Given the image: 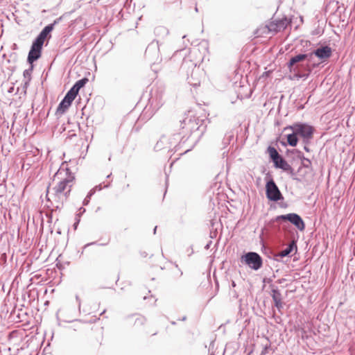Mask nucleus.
Wrapping results in <instances>:
<instances>
[{
    "instance_id": "nucleus-1",
    "label": "nucleus",
    "mask_w": 355,
    "mask_h": 355,
    "mask_svg": "<svg viewBox=\"0 0 355 355\" xmlns=\"http://www.w3.org/2000/svg\"><path fill=\"white\" fill-rule=\"evenodd\" d=\"M76 184V177L71 170L64 167V164L54 175L52 187L46 193L48 201L57 209L62 208L71 194Z\"/></svg>"
},
{
    "instance_id": "nucleus-2",
    "label": "nucleus",
    "mask_w": 355,
    "mask_h": 355,
    "mask_svg": "<svg viewBox=\"0 0 355 355\" xmlns=\"http://www.w3.org/2000/svg\"><path fill=\"white\" fill-rule=\"evenodd\" d=\"M88 82V79L84 78L81 80H78L75 85L70 89L67 93L63 100L59 104L57 108V112L59 114H63L66 110L71 106L72 102L77 96L79 90L83 87L85 84Z\"/></svg>"
},
{
    "instance_id": "nucleus-3",
    "label": "nucleus",
    "mask_w": 355,
    "mask_h": 355,
    "mask_svg": "<svg viewBox=\"0 0 355 355\" xmlns=\"http://www.w3.org/2000/svg\"><path fill=\"white\" fill-rule=\"evenodd\" d=\"M285 130H291L296 132L297 135L304 139H311L313 137L314 128L306 123H295L292 125L286 127Z\"/></svg>"
},
{
    "instance_id": "nucleus-4",
    "label": "nucleus",
    "mask_w": 355,
    "mask_h": 355,
    "mask_svg": "<svg viewBox=\"0 0 355 355\" xmlns=\"http://www.w3.org/2000/svg\"><path fill=\"white\" fill-rule=\"evenodd\" d=\"M266 196L270 200L278 201L283 198L280 191L273 180H270L266 183Z\"/></svg>"
},
{
    "instance_id": "nucleus-5",
    "label": "nucleus",
    "mask_w": 355,
    "mask_h": 355,
    "mask_svg": "<svg viewBox=\"0 0 355 355\" xmlns=\"http://www.w3.org/2000/svg\"><path fill=\"white\" fill-rule=\"evenodd\" d=\"M242 259L245 263L254 270L259 269L262 266L261 257L256 252H248Z\"/></svg>"
},
{
    "instance_id": "nucleus-6",
    "label": "nucleus",
    "mask_w": 355,
    "mask_h": 355,
    "mask_svg": "<svg viewBox=\"0 0 355 355\" xmlns=\"http://www.w3.org/2000/svg\"><path fill=\"white\" fill-rule=\"evenodd\" d=\"M278 219L288 220L300 230H304L305 225L301 217L296 214H288L278 216Z\"/></svg>"
},
{
    "instance_id": "nucleus-7",
    "label": "nucleus",
    "mask_w": 355,
    "mask_h": 355,
    "mask_svg": "<svg viewBox=\"0 0 355 355\" xmlns=\"http://www.w3.org/2000/svg\"><path fill=\"white\" fill-rule=\"evenodd\" d=\"M42 46L43 44L37 41L33 43L28 55V61L29 63L32 64L41 56Z\"/></svg>"
},
{
    "instance_id": "nucleus-8",
    "label": "nucleus",
    "mask_w": 355,
    "mask_h": 355,
    "mask_svg": "<svg viewBox=\"0 0 355 355\" xmlns=\"http://www.w3.org/2000/svg\"><path fill=\"white\" fill-rule=\"evenodd\" d=\"M289 24L290 21L286 18H283L270 22L268 25V28L270 32L277 33L284 30Z\"/></svg>"
},
{
    "instance_id": "nucleus-9",
    "label": "nucleus",
    "mask_w": 355,
    "mask_h": 355,
    "mask_svg": "<svg viewBox=\"0 0 355 355\" xmlns=\"http://www.w3.org/2000/svg\"><path fill=\"white\" fill-rule=\"evenodd\" d=\"M313 54L317 56L322 61H325L331 55V49L327 46H323L314 51Z\"/></svg>"
},
{
    "instance_id": "nucleus-10",
    "label": "nucleus",
    "mask_w": 355,
    "mask_h": 355,
    "mask_svg": "<svg viewBox=\"0 0 355 355\" xmlns=\"http://www.w3.org/2000/svg\"><path fill=\"white\" fill-rule=\"evenodd\" d=\"M306 58H307L306 54H299L297 55H295V56L291 58L289 62L288 63V67L290 71H295L298 68V66L297 65L295 66V64H297L299 62L304 61Z\"/></svg>"
},
{
    "instance_id": "nucleus-11",
    "label": "nucleus",
    "mask_w": 355,
    "mask_h": 355,
    "mask_svg": "<svg viewBox=\"0 0 355 355\" xmlns=\"http://www.w3.org/2000/svg\"><path fill=\"white\" fill-rule=\"evenodd\" d=\"M53 29V24H49L46 26L37 36L35 41L44 44L46 38L47 37L48 35L52 31Z\"/></svg>"
},
{
    "instance_id": "nucleus-12",
    "label": "nucleus",
    "mask_w": 355,
    "mask_h": 355,
    "mask_svg": "<svg viewBox=\"0 0 355 355\" xmlns=\"http://www.w3.org/2000/svg\"><path fill=\"white\" fill-rule=\"evenodd\" d=\"M272 297L275 302V306L279 310L282 308V295L280 292L276 289L272 290Z\"/></svg>"
},
{
    "instance_id": "nucleus-13",
    "label": "nucleus",
    "mask_w": 355,
    "mask_h": 355,
    "mask_svg": "<svg viewBox=\"0 0 355 355\" xmlns=\"http://www.w3.org/2000/svg\"><path fill=\"white\" fill-rule=\"evenodd\" d=\"M275 166L277 168H282L284 171H287L290 168L289 164L287 162L280 156L278 159H275L274 162Z\"/></svg>"
},
{
    "instance_id": "nucleus-14",
    "label": "nucleus",
    "mask_w": 355,
    "mask_h": 355,
    "mask_svg": "<svg viewBox=\"0 0 355 355\" xmlns=\"http://www.w3.org/2000/svg\"><path fill=\"white\" fill-rule=\"evenodd\" d=\"M294 247H296V245L295 242L293 241L286 249L279 252L277 256L280 257H284L288 256L292 252Z\"/></svg>"
},
{
    "instance_id": "nucleus-15",
    "label": "nucleus",
    "mask_w": 355,
    "mask_h": 355,
    "mask_svg": "<svg viewBox=\"0 0 355 355\" xmlns=\"http://www.w3.org/2000/svg\"><path fill=\"white\" fill-rule=\"evenodd\" d=\"M297 134L296 132H293L291 134L287 135V142L291 146H296L298 142Z\"/></svg>"
},
{
    "instance_id": "nucleus-16",
    "label": "nucleus",
    "mask_w": 355,
    "mask_h": 355,
    "mask_svg": "<svg viewBox=\"0 0 355 355\" xmlns=\"http://www.w3.org/2000/svg\"><path fill=\"white\" fill-rule=\"evenodd\" d=\"M135 321H134V324L133 325L136 327H140L143 325H144V324L146 323V319L145 318V317L141 315H135Z\"/></svg>"
},
{
    "instance_id": "nucleus-17",
    "label": "nucleus",
    "mask_w": 355,
    "mask_h": 355,
    "mask_svg": "<svg viewBox=\"0 0 355 355\" xmlns=\"http://www.w3.org/2000/svg\"><path fill=\"white\" fill-rule=\"evenodd\" d=\"M268 153L272 162H274L275 159H278V158L281 156L274 147H268Z\"/></svg>"
},
{
    "instance_id": "nucleus-18",
    "label": "nucleus",
    "mask_w": 355,
    "mask_h": 355,
    "mask_svg": "<svg viewBox=\"0 0 355 355\" xmlns=\"http://www.w3.org/2000/svg\"><path fill=\"white\" fill-rule=\"evenodd\" d=\"M298 78H302V77H304L305 75H300V74H297L296 75Z\"/></svg>"
},
{
    "instance_id": "nucleus-19",
    "label": "nucleus",
    "mask_w": 355,
    "mask_h": 355,
    "mask_svg": "<svg viewBox=\"0 0 355 355\" xmlns=\"http://www.w3.org/2000/svg\"><path fill=\"white\" fill-rule=\"evenodd\" d=\"M304 159L305 161H306L307 162H309V163H310V162H310V160H309V159L304 158Z\"/></svg>"
},
{
    "instance_id": "nucleus-20",
    "label": "nucleus",
    "mask_w": 355,
    "mask_h": 355,
    "mask_svg": "<svg viewBox=\"0 0 355 355\" xmlns=\"http://www.w3.org/2000/svg\"><path fill=\"white\" fill-rule=\"evenodd\" d=\"M77 224H78V223H76V224L74 225V229H76V227H77Z\"/></svg>"
}]
</instances>
